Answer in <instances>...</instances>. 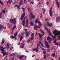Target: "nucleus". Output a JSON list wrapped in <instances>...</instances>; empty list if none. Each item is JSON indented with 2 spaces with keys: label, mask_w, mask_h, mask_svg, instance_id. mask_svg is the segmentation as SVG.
I'll return each instance as SVG.
<instances>
[{
  "label": "nucleus",
  "mask_w": 60,
  "mask_h": 60,
  "mask_svg": "<svg viewBox=\"0 0 60 60\" xmlns=\"http://www.w3.org/2000/svg\"><path fill=\"white\" fill-rule=\"evenodd\" d=\"M22 11H23V12H24V11H25V8H22Z\"/></svg>",
  "instance_id": "32"
},
{
  "label": "nucleus",
  "mask_w": 60,
  "mask_h": 60,
  "mask_svg": "<svg viewBox=\"0 0 60 60\" xmlns=\"http://www.w3.org/2000/svg\"><path fill=\"white\" fill-rule=\"evenodd\" d=\"M40 48H41V49H42V50H44V49H43V48L41 47V46H40Z\"/></svg>",
  "instance_id": "51"
},
{
  "label": "nucleus",
  "mask_w": 60,
  "mask_h": 60,
  "mask_svg": "<svg viewBox=\"0 0 60 60\" xmlns=\"http://www.w3.org/2000/svg\"><path fill=\"white\" fill-rule=\"evenodd\" d=\"M38 25L36 26V24H35L34 26V30L36 31L37 30L38 28H40L41 27V23H38Z\"/></svg>",
  "instance_id": "1"
},
{
  "label": "nucleus",
  "mask_w": 60,
  "mask_h": 60,
  "mask_svg": "<svg viewBox=\"0 0 60 60\" xmlns=\"http://www.w3.org/2000/svg\"><path fill=\"white\" fill-rule=\"evenodd\" d=\"M20 38V41H21L22 40V39H23V36H21V37H20V38Z\"/></svg>",
  "instance_id": "29"
},
{
  "label": "nucleus",
  "mask_w": 60,
  "mask_h": 60,
  "mask_svg": "<svg viewBox=\"0 0 60 60\" xmlns=\"http://www.w3.org/2000/svg\"><path fill=\"white\" fill-rule=\"evenodd\" d=\"M5 42V41L4 40V39L3 38L2 40V41L1 42L2 44H3Z\"/></svg>",
  "instance_id": "19"
},
{
  "label": "nucleus",
  "mask_w": 60,
  "mask_h": 60,
  "mask_svg": "<svg viewBox=\"0 0 60 60\" xmlns=\"http://www.w3.org/2000/svg\"><path fill=\"white\" fill-rule=\"evenodd\" d=\"M38 47H39V45H37V48H36V52H38Z\"/></svg>",
  "instance_id": "25"
},
{
  "label": "nucleus",
  "mask_w": 60,
  "mask_h": 60,
  "mask_svg": "<svg viewBox=\"0 0 60 60\" xmlns=\"http://www.w3.org/2000/svg\"><path fill=\"white\" fill-rule=\"evenodd\" d=\"M5 49V47H4L3 48V46H1V45H0V50H1L2 53L4 52V51Z\"/></svg>",
  "instance_id": "3"
},
{
  "label": "nucleus",
  "mask_w": 60,
  "mask_h": 60,
  "mask_svg": "<svg viewBox=\"0 0 60 60\" xmlns=\"http://www.w3.org/2000/svg\"><path fill=\"white\" fill-rule=\"evenodd\" d=\"M50 37H49V36H48L47 39V40H50Z\"/></svg>",
  "instance_id": "36"
},
{
  "label": "nucleus",
  "mask_w": 60,
  "mask_h": 60,
  "mask_svg": "<svg viewBox=\"0 0 60 60\" xmlns=\"http://www.w3.org/2000/svg\"><path fill=\"white\" fill-rule=\"evenodd\" d=\"M45 46H47V45H48L49 44H48V43L46 41H45Z\"/></svg>",
  "instance_id": "18"
},
{
  "label": "nucleus",
  "mask_w": 60,
  "mask_h": 60,
  "mask_svg": "<svg viewBox=\"0 0 60 60\" xmlns=\"http://www.w3.org/2000/svg\"><path fill=\"white\" fill-rule=\"evenodd\" d=\"M47 52H49L50 51V49H48L47 50Z\"/></svg>",
  "instance_id": "64"
},
{
  "label": "nucleus",
  "mask_w": 60,
  "mask_h": 60,
  "mask_svg": "<svg viewBox=\"0 0 60 60\" xmlns=\"http://www.w3.org/2000/svg\"><path fill=\"white\" fill-rule=\"evenodd\" d=\"M31 17L32 19H34V18H35V16L34 15H31Z\"/></svg>",
  "instance_id": "30"
},
{
  "label": "nucleus",
  "mask_w": 60,
  "mask_h": 60,
  "mask_svg": "<svg viewBox=\"0 0 60 60\" xmlns=\"http://www.w3.org/2000/svg\"><path fill=\"white\" fill-rule=\"evenodd\" d=\"M22 23H26L25 20H23V21H22Z\"/></svg>",
  "instance_id": "53"
},
{
  "label": "nucleus",
  "mask_w": 60,
  "mask_h": 60,
  "mask_svg": "<svg viewBox=\"0 0 60 60\" xmlns=\"http://www.w3.org/2000/svg\"><path fill=\"white\" fill-rule=\"evenodd\" d=\"M13 47L12 46H11L10 48V50H12V49H13Z\"/></svg>",
  "instance_id": "40"
},
{
  "label": "nucleus",
  "mask_w": 60,
  "mask_h": 60,
  "mask_svg": "<svg viewBox=\"0 0 60 60\" xmlns=\"http://www.w3.org/2000/svg\"><path fill=\"white\" fill-rule=\"evenodd\" d=\"M44 33H42L41 35V33H39L38 34V36H39L41 38V40H42V36H43L44 35Z\"/></svg>",
  "instance_id": "9"
},
{
  "label": "nucleus",
  "mask_w": 60,
  "mask_h": 60,
  "mask_svg": "<svg viewBox=\"0 0 60 60\" xmlns=\"http://www.w3.org/2000/svg\"><path fill=\"white\" fill-rule=\"evenodd\" d=\"M31 36L30 37V40L32 41L34 39V33H32L31 34Z\"/></svg>",
  "instance_id": "6"
},
{
  "label": "nucleus",
  "mask_w": 60,
  "mask_h": 60,
  "mask_svg": "<svg viewBox=\"0 0 60 60\" xmlns=\"http://www.w3.org/2000/svg\"><path fill=\"white\" fill-rule=\"evenodd\" d=\"M39 43H40V44H41V46H42V47H44V45H43L42 43H41V42L40 41L39 42Z\"/></svg>",
  "instance_id": "22"
},
{
  "label": "nucleus",
  "mask_w": 60,
  "mask_h": 60,
  "mask_svg": "<svg viewBox=\"0 0 60 60\" xmlns=\"http://www.w3.org/2000/svg\"><path fill=\"white\" fill-rule=\"evenodd\" d=\"M44 51L43 52V54H45L46 53V51L45 50V49H44Z\"/></svg>",
  "instance_id": "26"
},
{
  "label": "nucleus",
  "mask_w": 60,
  "mask_h": 60,
  "mask_svg": "<svg viewBox=\"0 0 60 60\" xmlns=\"http://www.w3.org/2000/svg\"><path fill=\"white\" fill-rule=\"evenodd\" d=\"M47 48H48L49 49V45H47Z\"/></svg>",
  "instance_id": "63"
},
{
  "label": "nucleus",
  "mask_w": 60,
  "mask_h": 60,
  "mask_svg": "<svg viewBox=\"0 0 60 60\" xmlns=\"http://www.w3.org/2000/svg\"><path fill=\"white\" fill-rule=\"evenodd\" d=\"M0 4H1L2 5H4V3L2 2L1 0H0Z\"/></svg>",
  "instance_id": "34"
},
{
  "label": "nucleus",
  "mask_w": 60,
  "mask_h": 60,
  "mask_svg": "<svg viewBox=\"0 0 60 60\" xmlns=\"http://www.w3.org/2000/svg\"><path fill=\"white\" fill-rule=\"evenodd\" d=\"M22 23V26H24V25H25V23Z\"/></svg>",
  "instance_id": "59"
},
{
  "label": "nucleus",
  "mask_w": 60,
  "mask_h": 60,
  "mask_svg": "<svg viewBox=\"0 0 60 60\" xmlns=\"http://www.w3.org/2000/svg\"><path fill=\"white\" fill-rule=\"evenodd\" d=\"M38 5H40V4H41V3L40 2H39L38 3Z\"/></svg>",
  "instance_id": "61"
},
{
  "label": "nucleus",
  "mask_w": 60,
  "mask_h": 60,
  "mask_svg": "<svg viewBox=\"0 0 60 60\" xmlns=\"http://www.w3.org/2000/svg\"><path fill=\"white\" fill-rule=\"evenodd\" d=\"M51 36H52V38H53V39H56V37H54V36H53L52 35H51Z\"/></svg>",
  "instance_id": "44"
},
{
  "label": "nucleus",
  "mask_w": 60,
  "mask_h": 60,
  "mask_svg": "<svg viewBox=\"0 0 60 60\" xmlns=\"http://www.w3.org/2000/svg\"><path fill=\"white\" fill-rule=\"evenodd\" d=\"M35 23H40V22L38 21V19H36L35 20Z\"/></svg>",
  "instance_id": "20"
},
{
  "label": "nucleus",
  "mask_w": 60,
  "mask_h": 60,
  "mask_svg": "<svg viewBox=\"0 0 60 60\" xmlns=\"http://www.w3.org/2000/svg\"><path fill=\"white\" fill-rule=\"evenodd\" d=\"M56 19H57L56 21V22L59 23V21H60V16H58L57 17H56Z\"/></svg>",
  "instance_id": "10"
},
{
  "label": "nucleus",
  "mask_w": 60,
  "mask_h": 60,
  "mask_svg": "<svg viewBox=\"0 0 60 60\" xmlns=\"http://www.w3.org/2000/svg\"><path fill=\"white\" fill-rule=\"evenodd\" d=\"M28 23H26V27H28Z\"/></svg>",
  "instance_id": "39"
},
{
  "label": "nucleus",
  "mask_w": 60,
  "mask_h": 60,
  "mask_svg": "<svg viewBox=\"0 0 60 60\" xmlns=\"http://www.w3.org/2000/svg\"><path fill=\"white\" fill-rule=\"evenodd\" d=\"M2 53H3V56H4L5 55H6V53H5L4 52H2Z\"/></svg>",
  "instance_id": "38"
},
{
  "label": "nucleus",
  "mask_w": 60,
  "mask_h": 60,
  "mask_svg": "<svg viewBox=\"0 0 60 60\" xmlns=\"http://www.w3.org/2000/svg\"><path fill=\"white\" fill-rule=\"evenodd\" d=\"M40 32H41L43 34V33L44 35V32H43V31H42V30L41 29L40 30Z\"/></svg>",
  "instance_id": "37"
},
{
  "label": "nucleus",
  "mask_w": 60,
  "mask_h": 60,
  "mask_svg": "<svg viewBox=\"0 0 60 60\" xmlns=\"http://www.w3.org/2000/svg\"><path fill=\"white\" fill-rule=\"evenodd\" d=\"M30 15H31V16H32L33 15V14L32 12H30Z\"/></svg>",
  "instance_id": "57"
},
{
  "label": "nucleus",
  "mask_w": 60,
  "mask_h": 60,
  "mask_svg": "<svg viewBox=\"0 0 60 60\" xmlns=\"http://www.w3.org/2000/svg\"><path fill=\"white\" fill-rule=\"evenodd\" d=\"M27 9L28 10V11H31L30 9L29 8H28Z\"/></svg>",
  "instance_id": "49"
},
{
  "label": "nucleus",
  "mask_w": 60,
  "mask_h": 60,
  "mask_svg": "<svg viewBox=\"0 0 60 60\" xmlns=\"http://www.w3.org/2000/svg\"><path fill=\"white\" fill-rule=\"evenodd\" d=\"M44 28H45V29H46V31H48V32H49V30H48V28H47V27H45V26H44Z\"/></svg>",
  "instance_id": "23"
},
{
  "label": "nucleus",
  "mask_w": 60,
  "mask_h": 60,
  "mask_svg": "<svg viewBox=\"0 0 60 60\" xmlns=\"http://www.w3.org/2000/svg\"><path fill=\"white\" fill-rule=\"evenodd\" d=\"M16 18H14L13 19V23H16Z\"/></svg>",
  "instance_id": "28"
},
{
  "label": "nucleus",
  "mask_w": 60,
  "mask_h": 60,
  "mask_svg": "<svg viewBox=\"0 0 60 60\" xmlns=\"http://www.w3.org/2000/svg\"><path fill=\"white\" fill-rule=\"evenodd\" d=\"M47 25L48 26H50V27H51L52 26H53V25L52 23H47Z\"/></svg>",
  "instance_id": "11"
},
{
  "label": "nucleus",
  "mask_w": 60,
  "mask_h": 60,
  "mask_svg": "<svg viewBox=\"0 0 60 60\" xmlns=\"http://www.w3.org/2000/svg\"><path fill=\"white\" fill-rule=\"evenodd\" d=\"M7 56H6L5 57V58H4L3 59V60H7ZM5 59L6 60H5Z\"/></svg>",
  "instance_id": "42"
},
{
  "label": "nucleus",
  "mask_w": 60,
  "mask_h": 60,
  "mask_svg": "<svg viewBox=\"0 0 60 60\" xmlns=\"http://www.w3.org/2000/svg\"><path fill=\"white\" fill-rule=\"evenodd\" d=\"M11 38L12 39H14V38H15V39H16V38L15 37V36H11Z\"/></svg>",
  "instance_id": "27"
},
{
  "label": "nucleus",
  "mask_w": 60,
  "mask_h": 60,
  "mask_svg": "<svg viewBox=\"0 0 60 60\" xmlns=\"http://www.w3.org/2000/svg\"><path fill=\"white\" fill-rule=\"evenodd\" d=\"M13 19H10L9 20L10 22L11 23H13Z\"/></svg>",
  "instance_id": "24"
},
{
  "label": "nucleus",
  "mask_w": 60,
  "mask_h": 60,
  "mask_svg": "<svg viewBox=\"0 0 60 60\" xmlns=\"http://www.w3.org/2000/svg\"><path fill=\"white\" fill-rule=\"evenodd\" d=\"M21 36H21V35L20 34H19L18 35V37L19 38H20V37H21Z\"/></svg>",
  "instance_id": "46"
},
{
  "label": "nucleus",
  "mask_w": 60,
  "mask_h": 60,
  "mask_svg": "<svg viewBox=\"0 0 60 60\" xmlns=\"http://www.w3.org/2000/svg\"><path fill=\"white\" fill-rule=\"evenodd\" d=\"M42 11L43 12V13L44 14L45 12V8H43L42 9Z\"/></svg>",
  "instance_id": "15"
},
{
  "label": "nucleus",
  "mask_w": 60,
  "mask_h": 60,
  "mask_svg": "<svg viewBox=\"0 0 60 60\" xmlns=\"http://www.w3.org/2000/svg\"><path fill=\"white\" fill-rule=\"evenodd\" d=\"M17 35H18V33L17 32H16L14 34V36L15 37V40L17 39Z\"/></svg>",
  "instance_id": "14"
},
{
  "label": "nucleus",
  "mask_w": 60,
  "mask_h": 60,
  "mask_svg": "<svg viewBox=\"0 0 60 60\" xmlns=\"http://www.w3.org/2000/svg\"><path fill=\"white\" fill-rule=\"evenodd\" d=\"M56 31H53V34H54V36L55 37H56V35H60V32L59 31H57V33L56 34Z\"/></svg>",
  "instance_id": "2"
},
{
  "label": "nucleus",
  "mask_w": 60,
  "mask_h": 60,
  "mask_svg": "<svg viewBox=\"0 0 60 60\" xmlns=\"http://www.w3.org/2000/svg\"><path fill=\"white\" fill-rule=\"evenodd\" d=\"M16 7L18 9H19V8H20V6H19L18 5H17L16 6Z\"/></svg>",
  "instance_id": "41"
},
{
  "label": "nucleus",
  "mask_w": 60,
  "mask_h": 60,
  "mask_svg": "<svg viewBox=\"0 0 60 60\" xmlns=\"http://www.w3.org/2000/svg\"><path fill=\"white\" fill-rule=\"evenodd\" d=\"M30 24L31 26H34V23H30Z\"/></svg>",
  "instance_id": "31"
},
{
  "label": "nucleus",
  "mask_w": 60,
  "mask_h": 60,
  "mask_svg": "<svg viewBox=\"0 0 60 60\" xmlns=\"http://www.w3.org/2000/svg\"><path fill=\"white\" fill-rule=\"evenodd\" d=\"M11 0H9L8 1L7 3V4H8V3H9V2H10V1Z\"/></svg>",
  "instance_id": "55"
},
{
  "label": "nucleus",
  "mask_w": 60,
  "mask_h": 60,
  "mask_svg": "<svg viewBox=\"0 0 60 60\" xmlns=\"http://www.w3.org/2000/svg\"><path fill=\"white\" fill-rule=\"evenodd\" d=\"M53 43H56V40H55L54 41V42H53Z\"/></svg>",
  "instance_id": "60"
},
{
  "label": "nucleus",
  "mask_w": 60,
  "mask_h": 60,
  "mask_svg": "<svg viewBox=\"0 0 60 60\" xmlns=\"http://www.w3.org/2000/svg\"><path fill=\"white\" fill-rule=\"evenodd\" d=\"M46 3V4H47V5H48V4H49V2L47 1Z\"/></svg>",
  "instance_id": "62"
},
{
  "label": "nucleus",
  "mask_w": 60,
  "mask_h": 60,
  "mask_svg": "<svg viewBox=\"0 0 60 60\" xmlns=\"http://www.w3.org/2000/svg\"><path fill=\"white\" fill-rule=\"evenodd\" d=\"M24 46H25V44L22 43L20 45V47L22 48V49H24Z\"/></svg>",
  "instance_id": "12"
},
{
  "label": "nucleus",
  "mask_w": 60,
  "mask_h": 60,
  "mask_svg": "<svg viewBox=\"0 0 60 60\" xmlns=\"http://www.w3.org/2000/svg\"><path fill=\"white\" fill-rule=\"evenodd\" d=\"M32 50L33 51H35L36 50V48L33 49H32Z\"/></svg>",
  "instance_id": "35"
},
{
  "label": "nucleus",
  "mask_w": 60,
  "mask_h": 60,
  "mask_svg": "<svg viewBox=\"0 0 60 60\" xmlns=\"http://www.w3.org/2000/svg\"><path fill=\"white\" fill-rule=\"evenodd\" d=\"M5 49V47H4L3 48V46H1V45H0V50H1L2 53L4 52V51Z\"/></svg>",
  "instance_id": "4"
},
{
  "label": "nucleus",
  "mask_w": 60,
  "mask_h": 60,
  "mask_svg": "<svg viewBox=\"0 0 60 60\" xmlns=\"http://www.w3.org/2000/svg\"><path fill=\"white\" fill-rule=\"evenodd\" d=\"M24 57V56L23 55H22L20 56L19 57V59L20 60H22V58Z\"/></svg>",
  "instance_id": "16"
},
{
  "label": "nucleus",
  "mask_w": 60,
  "mask_h": 60,
  "mask_svg": "<svg viewBox=\"0 0 60 60\" xmlns=\"http://www.w3.org/2000/svg\"><path fill=\"white\" fill-rule=\"evenodd\" d=\"M25 12H24L23 13L21 16L20 20H22V19H23V18L25 17Z\"/></svg>",
  "instance_id": "7"
},
{
  "label": "nucleus",
  "mask_w": 60,
  "mask_h": 60,
  "mask_svg": "<svg viewBox=\"0 0 60 60\" xmlns=\"http://www.w3.org/2000/svg\"><path fill=\"white\" fill-rule=\"evenodd\" d=\"M57 6L58 8H59V2L57 0V2L56 3Z\"/></svg>",
  "instance_id": "13"
},
{
  "label": "nucleus",
  "mask_w": 60,
  "mask_h": 60,
  "mask_svg": "<svg viewBox=\"0 0 60 60\" xmlns=\"http://www.w3.org/2000/svg\"><path fill=\"white\" fill-rule=\"evenodd\" d=\"M25 31H26V36L27 37L28 36H29V34L30 33L28 31H27V30L26 29H24Z\"/></svg>",
  "instance_id": "5"
},
{
  "label": "nucleus",
  "mask_w": 60,
  "mask_h": 60,
  "mask_svg": "<svg viewBox=\"0 0 60 60\" xmlns=\"http://www.w3.org/2000/svg\"><path fill=\"white\" fill-rule=\"evenodd\" d=\"M9 47H10V46H7L6 47V48L7 49H8L9 48Z\"/></svg>",
  "instance_id": "54"
},
{
  "label": "nucleus",
  "mask_w": 60,
  "mask_h": 60,
  "mask_svg": "<svg viewBox=\"0 0 60 60\" xmlns=\"http://www.w3.org/2000/svg\"><path fill=\"white\" fill-rule=\"evenodd\" d=\"M27 43H29L30 42V40L29 39H28L27 41Z\"/></svg>",
  "instance_id": "43"
},
{
  "label": "nucleus",
  "mask_w": 60,
  "mask_h": 60,
  "mask_svg": "<svg viewBox=\"0 0 60 60\" xmlns=\"http://www.w3.org/2000/svg\"><path fill=\"white\" fill-rule=\"evenodd\" d=\"M7 46H10V44L9 43H7Z\"/></svg>",
  "instance_id": "48"
},
{
  "label": "nucleus",
  "mask_w": 60,
  "mask_h": 60,
  "mask_svg": "<svg viewBox=\"0 0 60 60\" xmlns=\"http://www.w3.org/2000/svg\"><path fill=\"white\" fill-rule=\"evenodd\" d=\"M52 7H51V8L50 11H49V13L50 17L52 16Z\"/></svg>",
  "instance_id": "8"
},
{
  "label": "nucleus",
  "mask_w": 60,
  "mask_h": 60,
  "mask_svg": "<svg viewBox=\"0 0 60 60\" xmlns=\"http://www.w3.org/2000/svg\"><path fill=\"white\" fill-rule=\"evenodd\" d=\"M19 4L20 5H23V2H22V1H20L19 3Z\"/></svg>",
  "instance_id": "21"
},
{
  "label": "nucleus",
  "mask_w": 60,
  "mask_h": 60,
  "mask_svg": "<svg viewBox=\"0 0 60 60\" xmlns=\"http://www.w3.org/2000/svg\"><path fill=\"white\" fill-rule=\"evenodd\" d=\"M9 28H11V27H12V25H11V26L10 25L9 26H8Z\"/></svg>",
  "instance_id": "56"
},
{
  "label": "nucleus",
  "mask_w": 60,
  "mask_h": 60,
  "mask_svg": "<svg viewBox=\"0 0 60 60\" xmlns=\"http://www.w3.org/2000/svg\"><path fill=\"white\" fill-rule=\"evenodd\" d=\"M12 2V0H11L9 3V4H11Z\"/></svg>",
  "instance_id": "52"
},
{
  "label": "nucleus",
  "mask_w": 60,
  "mask_h": 60,
  "mask_svg": "<svg viewBox=\"0 0 60 60\" xmlns=\"http://www.w3.org/2000/svg\"><path fill=\"white\" fill-rule=\"evenodd\" d=\"M9 56H15V53H13L12 54H10Z\"/></svg>",
  "instance_id": "17"
},
{
  "label": "nucleus",
  "mask_w": 60,
  "mask_h": 60,
  "mask_svg": "<svg viewBox=\"0 0 60 60\" xmlns=\"http://www.w3.org/2000/svg\"><path fill=\"white\" fill-rule=\"evenodd\" d=\"M2 12L4 13H5V10H4L2 11Z\"/></svg>",
  "instance_id": "47"
},
{
  "label": "nucleus",
  "mask_w": 60,
  "mask_h": 60,
  "mask_svg": "<svg viewBox=\"0 0 60 60\" xmlns=\"http://www.w3.org/2000/svg\"><path fill=\"white\" fill-rule=\"evenodd\" d=\"M16 25H14L13 27V28H14V29H16Z\"/></svg>",
  "instance_id": "45"
},
{
  "label": "nucleus",
  "mask_w": 60,
  "mask_h": 60,
  "mask_svg": "<svg viewBox=\"0 0 60 60\" xmlns=\"http://www.w3.org/2000/svg\"><path fill=\"white\" fill-rule=\"evenodd\" d=\"M46 55H44V58L45 59V58H46Z\"/></svg>",
  "instance_id": "58"
},
{
  "label": "nucleus",
  "mask_w": 60,
  "mask_h": 60,
  "mask_svg": "<svg viewBox=\"0 0 60 60\" xmlns=\"http://www.w3.org/2000/svg\"><path fill=\"white\" fill-rule=\"evenodd\" d=\"M52 56L53 57H54L55 56V53H54L52 54Z\"/></svg>",
  "instance_id": "33"
},
{
  "label": "nucleus",
  "mask_w": 60,
  "mask_h": 60,
  "mask_svg": "<svg viewBox=\"0 0 60 60\" xmlns=\"http://www.w3.org/2000/svg\"><path fill=\"white\" fill-rule=\"evenodd\" d=\"M40 15L41 16L40 17V18H42V14H41Z\"/></svg>",
  "instance_id": "50"
}]
</instances>
